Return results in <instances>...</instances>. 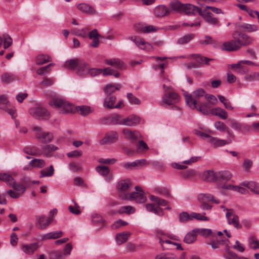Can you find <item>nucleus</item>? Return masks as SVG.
<instances>
[{"mask_svg":"<svg viewBox=\"0 0 259 259\" xmlns=\"http://www.w3.org/2000/svg\"><path fill=\"white\" fill-rule=\"evenodd\" d=\"M35 219L36 225L40 229H46L52 221V219L51 218H46L44 215H36Z\"/></svg>","mask_w":259,"mask_h":259,"instance_id":"4468645a","label":"nucleus"},{"mask_svg":"<svg viewBox=\"0 0 259 259\" xmlns=\"http://www.w3.org/2000/svg\"><path fill=\"white\" fill-rule=\"evenodd\" d=\"M77 7L79 10L84 13L88 14H94L96 13V11L93 7L85 3H81Z\"/></svg>","mask_w":259,"mask_h":259,"instance_id":"a878e982","label":"nucleus"},{"mask_svg":"<svg viewBox=\"0 0 259 259\" xmlns=\"http://www.w3.org/2000/svg\"><path fill=\"white\" fill-rule=\"evenodd\" d=\"M96 170L100 175L106 176L110 172V169L107 166L98 165L96 167Z\"/></svg>","mask_w":259,"mask_h":259,"instance_id":"4d7b16f0","label":"nucleus"},{"mask_svg":"<svg viewBox=\"0 0 259 259\" xmlns=\"http://www.w3.org/2000/svg\"><path fill=\"white\" fill-rule=\"evenodd\" d=\"M229 242L228 239L216 238L212 239L208 244L210 245L212 249H217L219 248L220 245H224L225 246L226 243L229 244Z\"/></svg>","mask_w":259,"mask_h":259,"instance_id":"b1692460","label":"nucleus"},{"mask_svg":"<svg viewBox=\"0 0 259 259\" xmlns=\"http://www.w3.org/2000/svg\"><path fill=\"white\" fill-rule=\"evenodd\" d=\"M201 178L206 181L212 182L217 179V176L213 170H208L203 172L201 176Z\"/></svg>","mask_w":259,"mask_h":259,"instance_id":"c756f323","label":"nucleus"},{"mask_svg":"<svg viewBox=\"0 0 259 259\" xmlns=\"http://www.w3.org/2000/svg\"><path fill=\"white\" fill-rule=\"evenodd\" d=\"M0 180L6 182L7 184L10 186L11 185L14 184L15 180L10 175L6 173H1Z\"/></svg>","mask_w":259,"mask_h":259,"instance_id":"de8ad7c7","label":"nucleus"},{"mask_svg":"<svg viewBox=\"0 0 259 259\" xmlns=\"http://www.w3.org/2000/svg\"><path fill=\"white\" fill-rule=\"evenodd\" d=\"M195 37V34L193 33H188L179 38L177 43L180 45L187 44L193 39Z\"/></svg>","mask_w":259,"mask_h":259,"instance_id":"49530a36","label":"nucleus"},{"mask_svg":"<svg viewBox=\"0 0 259 259\" xmlns=\"http://www.w3.org/2000/svg\"><path fill=\"white\" fill-rule=\"evenodd\" d=\"M176 255L172 253H161L157 255L155 259H176Z\"/></svg>","mask_w":259,"mask_h":259,"instance_id":"774afa93","label":"nucleus"},{"mask_svg":"<svg viewBox=\"0 0 259 259\" xmlns=\"http://www.w3.org/2000/svg\"><path fill=\"white\" fill-rule=\"evenodd\" d=\"M122 133L125 139L130 141L131 142L135 143L137 141L142 137L140 133L136 130L132 131L128 128H123Z\"/></svg>","mask_w":259,"mask_h":259,"instance_id":"6e6552de","label":"nucleus"},{"mask_svg":"<svg viewBox=\"0 0 259 259\" xmlns=\"http://www.w3.org/2000/svg\"><path fill=\"white\" fill-rule=\"evenodd\" d=\"M146 209L151 212L154 213L158 215H162L163 214V209L159 206H156L152 203H148L146 205Z\"/></svg>","mask_w":259,"mask_h":259,"instance_id":"7c9ffc66","label":"nucleus"},{"mask_svg":"<svg viewBox=\"0 0 259 259\" xmlns=\"http://www.w3.org/2000/svg\"><path fill=\"white\" fill-rule=\"evenodd\" d=\"M232 177V175L230 172L228 171H222L219 172L218 176H217V179L222 181H228L231 179Z\"/></svg>","mask_w":259,"mask_h":259,"instance_id":"6e6d98bb","label":"nucleus"},{"mask_svg":"<svg viewBox=\"0 0 259 259\" xmlns=\"http://www.w3.org/2000/svg\"><path fill=\"white\" fill-rule=\"evenodd\" d=\"M51 61L52 58L48 55L39 54L36 57V63L39 65L51 62Z\"/></svg>","mask_w":259,"mask_h":259,"instance_id":"c9c22d12","label":"nucleus"},{"mask_svg":"<svg viewBox=\"0 0 259 259\" xmlns=\"http://www.w3.org/2000/svg\"><path fill=\"white\" fill-rule=\"evenodd\" d=\"M249 246L253 249L259 248V241L253 236H251L249 238Z\"/></svg>","mask_w":259,"mask_h":259,"instance_id":"69168bd1","label":"nucleus"},{"mask_svg":"<svg viewBox=\"0 0 259 259\" xmlns=\"http://www.w3.org/2000/svg\"><path fill=\"white\" fill-rule=\"evenodd\" d=\"M225 251L223 256L225 259H240V257L235 252L230 250L228 243L225 244Z\"/></svg>","mask_w":259,"mask_h":259,"instance_id":"c85d7f7f","label":"nucleus"},{"mask_svg":"<svg viewBox=\"0 0 259 259\" xmlns=\"http://www.w3.org/2000/svg\"><path fill=\"white\" fill-rule=\"evenodd\" d=\"M89 30V29L87 28H82L81 29H79L77 28H74L72 30L73 34L76 36L82 37L83 38H85L87 36V31Z\"/></svg>","mask_w":259,"mask_h":259,"instance_id":"864d4df0","label":"nucleus"},{"mask_svg":"<svg viewBox=\"0 0 259 259\" xmlns=\"http://www.w3.org/2000/svg\"><path fill=\"white\" fill-rule=\"evenodd\" d=\"M1 38L3 39V42L4 43V48L6 49L10 47L12 44V38L7 34H4Z\"/></svg>","mask_w":259,"mask_h":259,"instance_id":"338daca9","label":"nucleus"},{"mask_svg":"<svg viewBox=\"0 0 259 259\" xmlns=\"http://www.w3.org/2000/svg\"><path fill=\"white\" fill-rule=\"evenodd\" d=\"M29 112L33 117L38 119H47L50 115L48 110L42 107H32Z\"/></svg>","mask_w":259,"mask_h":259,"instance_id":"423d86ee","label":"nucleus"},{"mask_svg":"<svg viewBox=\"0 0 259 259\" xmlns=\"http://www.w3.org/2000/svg\"><path fill=\"white\" fill-rule=\"evenodd\" d=\"M89 36L91 39L93 40L91 46L94 48H97L99 44V38L101 37L97 30L95 29L91 31L89 34Z\"/></svg>","mask_w":259,"mask_h":259,"instance_id":"393cba45","label":"nucleus"},{"mask_svg":"<svg viewBox=\"0 0 259 259\" xmlns=\"http://www.w3.org/2000/svg\"><path fill=\"white\" fill-rule=\"evenodd\" d=\"M122 118L119 114H114L110 115L111 124H120L121 125Z\"/></svg>","mask_w":259,"mask_h":259,"instance_id":"052dcab7","label":"nucleus"},{"mask_svg":"<svg viewBox=\"0 0 259 259\" xmlns=\"http://www.w3.org/2000/svg\"><path fill=\"white\" fill-rule=\"evenodd\" d=\"M29 164L32 167L42 168L46 165V162L43 159L35 158L31 160Z\"/></svg>","mask_w":259,"mask_h":259,"instance_id":"a18cd8bd","label":"nucleus"},{"mask_svg":"<svg viewBox=\"0 0 259 259\" xmlns=\"http://www.w3.org/2000/svg\"><path fill=\"white\" fill-rule=\"evenodd\" d=\"M149 199L151 201L155 202L159 206H165L168 202L163 199H161L154 195H150Z\"/></svg>","mask_w":259,"mask_h":259,"instance_id":"603ef678","label":"nucleus"},{"mask_svg":"<svg viewBox=\"0 0 259 259\" xmlns=\"http://www.w3.org/2000/svg\"><path fill=\"white\" fill-rule=\"evenodd\" d=\"M118 139L117 133L115 131L107 132L104 137L100 141L101 145L110 144L116 142Z\"/></svg>","mask_w":259,"mask_h":259,"instance_id":"9b49d317","label":"nucleus"},{"mask_svg":"<svg viewBox=\"0 0 259 259\" xmlns=\"http://www.w3.org/2000/svg\"><path fill=\"white\" fill-rule=\"evenodd\" d=\"M116 100L115 96L112 95L107 96L104 100L103 106L106 108L113 109Z\"/></svg>","mask_w":259,"mask_h":259,"instance_id":"bb28decb","label":"nucleus"},{"mask_svg":"<svg viewBox=\"0 0 259 259\" xmlns=\"http://www.w3.org/2000/svg\"><path fill=\"white\" fill-rule=\"evenodd\" d=\"M211 103L207 101L201 102L197 103V108H196L198 111L200 112L203 115H208L211 113L210 107Z\"/></svg>","mask_w":259,"mask_h":259,"instance_id":"a211bd4d","label":"nucleus"},{"mask_svg":"<svg viewBox=\"0 0 259 259\" xmlns=\"http://www.w3.org/2000/svg\"><path fill=\"white\" fill-rule=\"evenodd\" d=\"M131 233L129 232H124L121 233H118L116 235V242L119 244H121L127 241Z\"/></svg>","mask_w":259,"mask_h":259,"instance_id":"4c0bfd02","label":"nucleus"},{"mask_svg":"<svg viewBox=\"0 0 259 259\" xmlns=\"http://www.w3.org/2000/svg\"><path fill=\"white\" fill-rule=\"evenodd\" d=\"M205 213L204 212L202 214L199 213H196L193 212L191 213V218L192 220H193V219H195L197 220L198 221H208L209 220V218L205 215Z\"/></svg>","mask_w":259,"mask_h":259,"instance_id":"13d9d810","label":"nucleus"},{"mask_svg":"<svg viewBox=\"0 0 259 259\" xmlns=\"http://www.w3.org/2000/svg\"><path fill=\"white\" fill-rule=\"evenodd\" d=\"M137 29L141 31L144 33H149L156 31L157 29V27L153 25H144L138 24L135 25Z\"/></svg>","mask_w":259,"mask_h":259,"instance_id":"473e14b6","label":"nucleus"},{"mask_svg":"<svg viewBox=\"0 0 259 259\" xmlns=\"http://www.w3.org/2000/svg\"><path fill=\"white\" fill-rule=\"evenodd\" d=\"M228 121L231 127L235 131L241 132V130L245 127L244 124L240 123L235 119H229Z\"/></svg>","mask_w":259,"mask_h":259,"instance_id":"c03bdc74","label":"nucleus"},{"mask_svg":"<svg viewBox=\"0 0 259 259\" xmlns=\"http://www.w3.org/2000/svg\"><path fill=\"white\" fill-rule=\"evenodd\" d=\"M192 56L194 57V58L196 61L199 64L208 65L209 61L211 60V59L204 56H201L199 54H193Z\"/></svg>","mask_w":259,"mask_h":259,"instance_id":"3c124183","label":"nucleus"},{"mask_svg":"<svg viewBox=\"0 0 259 259\" xmlns=\"http://www.w3.org/2000/svg\"><path fill=\"white\" fill-rule=\"evenodd\" d=\"M63 235V232L61 231H53L42 236L43 239H57L61 237Z\"/></svg>","mask_w":259,"mask_h":259,"instance_id":"a19ab883","label":"nucleus"},{"mask_svg":"<svg viewBox=\"0 0 259 259\" xmlns=\"http://www.w3.org/2000/svg\"><path fill=\"white\" fill-rule=\"evenodd\" d=\"M58 148L52 144L46 145L42 147V150L47 157H50L52 155V153L53 151L57 150Z\"/></svg>","mask_w":259,"mask_h":259,"instance_id":"58836bf2","label":"nucleus"},{"mask_svg":"<svg viewBox=\"0 0 259 259\" xmlns=\"http://www.w3.org/2000/svg\"><path fill=\"white\" fill-rule=\"evenodd\" d=\"M105 62L106 64L113 66L117 69H123L125 68V64L118 58L106 59Z\"/></svg>","mask_w":259,"mask_h":259,"instance_id":"4be33fe9","label":"nucleus"},{"mask_svg":"<svg viewBox=\"0 0 259 259\" xmlns=\"http://www.w3.org/2000/svg\"><path fill=\"white\" fill-rule=\"evenodd\" d=\"M202 8H198L190 4H183L181 12L187 15H191L197 12L200 14Z\"/></svg>","mask_w":259,"mask_h":259,"instance_id":"f3484780","label":"nucleus"},{"mask_svg":"<svg viewBox=\"0 0 259 259\" xmlns=\"http://www.w3.org/2000/svg\"><path fill=\"white\" fill-rule=\"evenodd\" d=\"M235 33L236 34V36L238 35L240 36L238 38L240 39L241 47L242 46H247L251 44L252 39L249 36L244 33H239L238 32H236Z\"/></svg>","mask_w":259,"mask_h":259,"instance_id":"f704fd0d","label":"nucleus"},{"mask_svg":"<svg viewBox=\"0 0 259 259\" xmlns=\"http://www.w3.org/2000/svg\"><path fill=\"white\" fill-rule=\"evenodd\" d=\"M79 59H72L66 60L64 62L63 66L67 69L75 71Z\"/></svg>","mask_w":259,"mask_h":259,"instance_id":"2f4dec72","label":"nucleus"},{"mask_svg":"<svg viewBox=\"0 0 259 259\" xmlns=\"http://www.w3.org/2000/svg\"><path fill=\"white\" fill-rule=\"evenodd\" d=\"M206 92L204 89L199 88L194 91L192 94L185 95V99L186 104L192 109H195L197 108L198 103L200 100L205 98Z\"/></svg>","mask_w":259,"mask_h":259,"instance_id":"f03ea898","label":"nucleus"},{"mask_svg":"<svg viewBox=\"0 0 259 259\" xmlns=\"http://www.w3.org/2000/svg\"><path fill=\"white\" fill-rule=\"evenodd\" d=\"M199 15L208 23L212 25H216L219 21L217 18L213 17V15L208 12L206 9H201Z\"/></svg>","mask_w":259,"mask_h":259,"instance_id":"ddd939ff","label":"nucleus"},{"mask_svg":"<svg viewBox=\"0 0 259 259\" xmlns=\"http://www.w3.org/2000/svg\"><path fill=\"white\" fill-rule=\"evenodd\" d=\"M49 104L52 107L57 109L59 112L62 114L71 113L73 111V105L60 97L53 98L49 101Z\"/></svg>","mask_w":259,"mask_h":259,"instance_id":"f257e3e1","label":"nucleus"},{"mask_svg":"<svg viewBox=\"0 0 259 259\" xmlns=\"http://www.w3.org/2000/svg\"><path fill=\"white\" fill-rule=\"evenodd\" d=\"M196 236V230H193L186 235L184 239V241L188 244L192 243L195 240Z\"/></svg>","mask_w":259,"mask_h":259,"instance_id":"e433bc0d","label":"nucleus"},{"mask_svg":"<svg viewBox=\"0 0 259 259\" xmlns=\"http://www.w3.org/2000/svg\"><path fill=\"white\" fill-rule=\"evenodd\" d=\"M135 211V208L131 206H121L118 210V212L120 214L126 213L128 214L134 213Z\"/></svg>","mask_w":259,"mask_h":259,"instance_id":"bf43d9fd","label":"nucleus"},{"mask_svg":"<svg viewBox=\"0 0 259 259\" xmlns=\"http://www.w3.org/2000/svg\"><path fill=\"white\" fill-rule=\"evenodd\" d=\"M234 139L227 136V139L224 140L211 136L209 137V140H207V142L210 143L213 147L217 148L231 144Z\"/></svg>","mask_w":259,"mask_h":259,"instance_id":"0eeeda50","label":"nucleus"},{"mask_svg":"<svg viewBox=\"0 0 259 259\" xmlns=\"http://www.w3.org/2000/svg\"><path fill=\"white\" fill-rule=\"evenodd\" d=\"M241 185L247 187L250 191L257 195H259V183L254 181L244 182Z\"/></svg>","mask_w":259,"mask_h":259,"instance_id":"412c9836","label":"nucleus"},{"mask_svg":"<svg viewBox=\"0 0 259 259\" xmlns=\"http://www.w3.org/2000/svg\"><path fill=\"white\" fill-rule=\"evenodd\" d=\"M77 111L81 115L87 116L91 112L90 107L86 106H77L76 107Z\"/></svg>","mask_w":259,"mask_h":259,"instance_id":"5fc2aeb1","label":"nucleus"},{"mask_svg":"<svg viewBox=\"0 0 259 259\" xmlns=\"http://www.w3.org/2000/svg\"><path fill=\"white\" fill-rule=\"evenodd\" d=\"M191 213L189 214L186 211H183L179 214V220L181 223H185L188 221H192Z\"/></svg>","mask_w":259,"mask_h":259,"instance_id":"8fccbe9b","label":"nucleus"},{"mask_svg":"<svg viewBox=\"0 0 259 259\" xmlns=\"http://www.w3.org/2000/svg\"><path fill=\"white\" fill-rule=\"evenodd\" d=\"M233 36L234 40H230L223 44L221 48L222 50L233 52L241 48L240 39L236 36V34L234 33Z\"/></svg>","mask_w":259,"mask_h":259,"instance_id":"39448f33","label":"nucleus"},{"mask_svg":"<svg viewBox=\"0 0 259 259\" xmlns=\"http://www.w3.org/2000/svg\"><path fill=\"white\" fill-rule=\"evenodd\" d=\"M89 67L88 64L84 60L80 59L75 71L79 76H84L88 74Z\"/></svg>","mask_w":259,"mask_h":259,"instance_id":"dca6fc26","label":"nucleus"},{"mask_svg":"<svg viewBox=\"0 0 259 259\" xmlns=\"http://www.w3.org/2000/svg\"><path fill=\"white\" fill-rule=\"evenodd\" d=\"M135 189L136 190V192H133L130 195L124 194L123 196L120 195V197L123 199L135 200L137 203H142L145 202L147 198L141 187L136 186Z\"/></svg>","mask_w":259,"mask_h":259,"instance_id":"7ed1b4c3","label":"nucleus"},{"mask_svg":"<svg viewBox=\"0 0 259 259\" xmlns=\"http://www.w3.org/2000/svg\"><path fill=\"white\" fill-rule=\"evenodd\" d=\"M232 68L235 69L236 71L240 73H244L246 71L247 69L244 68L242 65L241 61L237 64H234L232 65Z\"/></svg>","mask_w":259,"mask_h":259,"instance_id":"0e129e2a","label":"nucleus"},{"mask_svg":"<svg viewBox=\"0 0 259 259\" xmlns=\"http://www.w3.org/2000/svg\"><path fill=\"white\" fill-rule=\"evenodd\" d=\"M131 186V183L128 179L122 180L117 184V188L120 191H126Z\"/></svg>","mask_w":259,"mask_h":259,"instance_id":"72a5a7b5","label":"nucleus"},{"mask_svg":"<svg viewBox=\"0 0 259 259\" xmlns=\"http://www.w3.org/2000/svg\"><path fill=\"white\" fill-rule=\"evenodd\" d=\"M154 13L156 17H163L169 15L170 10L165 6L161 5L154 8Z\"/></svg>","mask_w":259,"mask_h":259,"instance_id":"aec40b11","label":"nucleus"},{"mask_svg":"<svg viewBox=\"0 0 259 259\" xmlns=\"http://www.w3.org/2000/svg\"><path fill=\"white\" fill-rule=\"evenodd\" d=\"M54 174V169L53 165L42 169L40 171V178L50 177Z\"/></svg>","mask_w":259,"mask_h":259,"instance_id":"ea45409f","label":"nucleus"},{"mask_svg":"<svg viewBox=\"0 0 259 259\" xmlns=\"http://www.w3.org/2000/svg\"><path fill=\"white\" fill-rule=\"evenodd\" d=\"M226 217L228 220V223L230 225H233L234 227L238 228L239 227V222L238 217L235 214L234 211L231 209L228 210L226 212Z\"/></svg>","mask_w":259,"mask_h":259,"instance_id":"2eb2a0df","label":"nucleus"},{"mask_svg":"<svg viewBox=\"0 0 259 259\" xmlns=\"http://www.w3.org/2000/svg\"><path fill=\"white\" fill-rule=\"evenodd\" d=\"M10 102L6 95L0 96V109H3L11 115L13 118L16 117L15 110L9 108Z\"/></svg>","mask_w":259,"mask_h":259,"instance_id":"9d476101","label":"nucleus"},{"mask_svg":"<svg viewBox=\"0 0 259 259\" xmlns=\"http://www.w3.org/2000/svg\"><path fill=\"white\" fill-rule=\"evenodd\" d=\"M128 39L135 42L136 45L140 49L150 51L152 50L153 47L148 42H146L143 38L136 36H128Z\"/></svg>","mask_w":259,"mask_h":259,"instance_id":"1a4fd4ad","label":"nucleus"},{"mask_svg":"<svg viewBox=\"0 0 259 259\" xmlns=\"http://www.w3.org/2000/svg\"><path fill=\"white\" fill-rule=\"evenodd\" d=\"M92 221L93 223L98 225L99 226H104L105 222L102 217L99 215L96 214L92 217Z\"/></svg>","mask_w":259,"mask_h":259,"instance_id":"680f3d73","label":"nucleus"},{"mask_svg":"<svg viewBox=\"0 0 259 259\" xmlns=\"http://www.w3.org/2000/svg\"><path fill=\"white\" fill-rule=\"evenodd\" d=\"M17 79V77L11 73H6L1 76L2 81L7 83L16 80Z\"/></svg>","mask_w":259,"mask_h":259,"instance_id":"37998d69","label":"nucleus"},{"mask_svg":"<svg viewBox=\"0 0 259 259\" xmlns=\"http://www.w3.org/2000/svg\"><path fill=\"white\" fill-rule=\"evenodd\" d=\"M38 247L37 243H33L22 246L21 249L26 254H32Z\"/></svg>","mask_w":259,"mask_h":259,"instance_id":"cd10ccee","label":"nucleus"},{"mask_svg":"<svg viewBox=\"0 0 259 259\" xmlns=\"http://www.w3.org/2000/svg\"><path fill=\"white\" fill-rule=\"evenodd\" d=\"M211 114L219 116L223 119H226L227 118V112L221 108L212 109Z\"/></svg>","mask_w":259,"mask_h":259,"instance_id":"79ce46f5","label":"nucleus"},{"mask_svg":"<svg viewBox=\"0 0 259 259\" xmlns=\"http://www.w3.org/2000/svg\"><path fill=\"white\" fill-rule=\"evenodd\" d=\"M183 5L179 1H173L169 4V8L171 11L181 12Z\"/></svg>","mask_w":259,"mask_h":259,"instance_id":"09e8293b","label":"nucleus"},{"mask_svg":"<svg viewBox=\"0 0 259 259\" xmlns=\"http://www.w3.org/2000/svg\"><path fill=\"white\" fill-rule=\"evenodd\" d=\"M215 128L221 132H225L228 134V137L234 138V135L233 132L228 127L226 124L222 121H216L214 123Z\"/></svg>","mask_w":259,"mask_h":259,"instance_id":"5701e85b","label":"nucleus"},{"mask_svg":"<svg viewBox=\"0 0 259 259\" xmlns=\"http://www.w3.org/2000/svg\"><path fill=\"white\" fill-rule=\"evenodd\" d=\"M54 65L53 63H50L47 66L40 67L37 69L36 73L39 75H43L45 73L49 72L51 69L50 67Z\"/></svg>","mask_w":259,"mask_h":259,"instance_id":"e2e57ef3","label":"nucleus"},{"mask_svg":"<svg viewBox=\"0 0 259 259\" xmlns=\"http://www.w3.org/2000/svg\"><path fill=\"white\" fill-rule=\"evenodd\" d=\"M140 122V118L136 115H131L124 118H122L121 125L128 126L137 125Z\"/></svg>","mask_w":259,"mask_h":259,"instance_id":"6ab92c4d","label":"nucleus"},{"mask_svg":"<svg viewBox=\"0 0 259 259\" xmlns=\"http://www.w3.org/2000/svg\"><path fill=\"white\" fill-rule=\"evenodd\" d=\"M33 131L35 132L36 139L41 143H50L53 139L54 136L52 133L45 132L39 126H35L33 128Z\"/></svg>","mask_w":259,"mask_h":259,"instance_id":"20e7f679","label":"nucleus"},{"mask_svg":"<svg viewBox=\"0 0 259 259\" xmlns=\"http://www.w3.org/2000/svg\"><path fill=\"white\" fill-rule=\"evenodd\" d=\"M162 101L164 103L168 105H172L179 101V96L175 92H169L164 95Z\"/></svg>","mask_w":259,"mask_h":259,"instance_id":"f8f14e48","label":"nucleus"}]
</instances>
